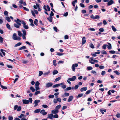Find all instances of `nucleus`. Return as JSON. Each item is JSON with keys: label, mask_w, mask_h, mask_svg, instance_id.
<instances>
[{"label": "nucleus", "mask_w": 120, "mask_h": 120, "mask_svg": "<svg viewBox=\"0 0 120 120\" xmlns=\"http://www.w3.org/2000/svg\"><path fill=\"white\" fill-rule=\"evenodd\" d=\"M12 38L14 40L20 41L21 38L20 37H17L16 33L13 34L12 36Z\"/></svg>", "instance_id": "f257e3e1"}, {"label": "nucleus", "mask_w": 120, "mask_h": 120, "mask_svg": "<svg viewBox=\"0 0 120 120\" xmlns=\"http://www.w3.org/2000/svg\"><path fill=\"white\" fill-rule=\"evenodd\" d=\"M53 83L51 82L47 83L45 84V87L49 88L52 86L53 85Z\"/></svg>", "instance_id": "f03ea898"}, {"label": "nucleus", "mask_w": 120, "mask_h": 120, "mask_svg": "<svg viewBox=\"0 0 120 120\" xmlns=\"http://www.w3.org/2000/svg\"><path fill=\"white\" fill-rule=\"evenodd\" d=\"M15 22H16L19 25L21 26V25L20 23H22V22L23 20L21 21L19 19H17V20H14Z\"/></svg>", "instance_id": "7ed1b4c3"}, {"label": "nucleus", "mask_w": 120, "mask_h": 120, "mask_svg": "<svg viewBox=\"0 0 120 120\" xmlns=\"http://www.w3.org/2000/svg\"><path fill=\"white\" fill-rule=\"evenodd\" d=\"M78 64H75L72 65L71 68L72 70L73 71H74L75 69V68L78 67Z\"/></svg>", "instance_id": "20e7f679"}, {"label": "nucleus", "mask_w": 120, "mask_h": 120, "mask_svg": "<svg viewBox=\"0 0 120 120\" xmlns=\"http://www.w3.org/2000/svg\"><path fill=\"white\" fill-rule=\"evenodd\" d=\"M22 24L23 25V28L26 29H28L29 28V27L27 25H26V23L24 21H22Z\"/></svg>", "instance_id": "39448f33"}, {"label": "nucleus", "mask_w": 120, "mask_h": 120, "mask_svg": "<svg viewBox=\"0 0 120 120\" xmlns=\"http://www.w3.org/2000/svg\"><path fill=\"white\" fill-rule=\"evenodd\" d=\"M40 101V100H35L34 102V103L35 104L34 107H35L37 106L38 105V103Z\"/></svg>", "instance_id": "423d86ee"}, {"label": "nucleus", "mask_w": 120, "mask_h": 120, "mask_svg": "<svg viewBox=\"0 0 120 120\" xmlns=\"http://www.w3.org/2000/svg\"><path fill=\"white\" fill-rule=\"evenodd\" d=\"M76 79V76H73L72 78H68V79L70 81H74Z\"/></svg>", "instance_id": "0eeeda50"}, {"label": "nucleus", "mask_w": 120, "mask_h": 120, "mask_svg": "<svg viewBox=\"0 0 120 120\" xmlns=\"http://www.w3.org/2000/svg\"><path fill=\"white\" fill-rule=\"evenodd\" d=\"M45 110L44 109L42 110L40 112V113L42 114L43 116H45L47 114L46 112H45Z\"/></svg>", "instance_id": "6e6552de"}, {"label": "nucleus", "mask_w": 120, "mask_h": 120, "mask_svg": "<svg viewBox=\"0 0 120 120\" xmlns=\"http://www.w3.org/2000/svg\"><path fill=\"white\" fill-rule=\"evenodd\" d=\"M22 102L23 103L25 104H28L29 103V101L26 99L23 100Z\"/></svg>", "instance_id": "1a4fd4ad"}, {"label": "nucleus", "mask_w": 120, "mask_h": 120, "mask_svg": "<svg viewBox=\"0 0 120 120\" xmlns=\"http://www.w3.org/2000/svg\"><path fill=\"white\" fill-rule=\"evenodd\" d=\"M73 99V97L72 96H71L69 97L68 100V101L69 102L71 101Z\"/></svg>", "instance_id": "9d476101"}, {"label": "nucleus", "mask_w": 120, "mask_h": 120, "mask_svg": "<svg viewBox=\"0 0 120 120\" xmlns=\"http://www.w3.org/2000/svg\"><path fill=\"white\" fill-rule=\"evenodd\" d=\"M59 112L58 110H56V109L55 110H52L51 111L52 114H56Z\"/></svg>", "instance_id": "9b49d317"}, {"label": "nucleus", "mask_w": 120, "mask_h": 120, "mask_svg": "<svg viewBox=\"0 0 120 120\" xmlns=\"http://www.w3.org/2000/svg\"><path fill=\"white\" fill-rule=\"evenodd\" d=\"M86 42V39L84 37H83L82 38V44L83 45Z\"/></svg>", "instance_id": "f8f14e48"}, {"label": "nucleus", "mask_w": 120, "mask_h": 120, "mask_svg": "<svg viewBox=\"0 0 120 120\" xmlns=\"http://www.w3.org/2000/svg\"><path fill=\"white\" fill-rule=\"evenodd\" d=\"M53 116V114H52V113L50 114H48V115L47 118L51 120L52 119Z\"/></svg>", "instance_id": "ddd939ff"}, {"label": "nucleus", "mask_w": 120, "mask_h": 120, "mask_svg": "<svg viewBox=\"0 0 120 120\" xmlns=\"http://www.w3.org/2000/svg\"><path fill=\"white\" fill-rule=\"evenodd\" d=\"M60 85L61 86V87L63 89H65L66 87V86L64 85V82H62L60 83Z\"/></svg>", "instance_id": "4468645a"}, {"label": "nucleus", "mask_w": 120, "mask_h": 120, "mask_svg": "<svg viewBox=\"0 0 120 120\" xmlns=\"http://www.w3.org/2000/svg\"><path fill=\"white\" fill-rule=\"evenodd\" d=\"M87 89V88L86 87H84L82 88H81L80 90L81 92H82L83 91H86Z\"/></svg>", "instance_id": "2eb2a0df"}, {"label": "nucleus", "mask_w": 120, "mask_h": 120, "mask_svg": "<svg viewBox=\"0 0 120 120\" xmlns=\"http://www.w3.org/2000/svg\"><path fill=\"white\" fill-rule=\"evenodd\" d=\"M114 1L112 0H111L109 1H108L107 4L109 6L114 3Z\"/></svg>", "instance_id": "dca6fc26"}, {"label": "nucleus", "mask_w": 120, "mask_h": 120, "mask_svg": "<svg viewBox=\"0 0 120 120\" xmlns=\"http://www.w3.org/2000/svg\"><path fill=\"white\" fill-rule=\"evenodd\" d=\"M108 45H107L108 49L109 50L111 49L112 48V45L111 44L108 43Z\"/></svg>", "instance_id": "f3484780"}, {"label": "nucleus", "mask_w": 120, "mask_h": 120, "mask_svg": "<svg viewBox=\"0 0 120 120\" xmlns=\"http://www.w3.org/2000/svg\"><path fill=\"white\" fill-rule=\"evenodd\" d=\"M77 2V0H74V1L72 2L71 3L72 5L74 6H75V3Z\"/></svg>", "instance_id": "a211bd4d"}, {"label": "nucleus", "mask_w": 120, "mask_h": 120, "mask_svg": "<svg viewBox=\"0 0 120 120\" xmlns=\"http://www.w3.org/2000/svg\"><path fill=\"white\" fill-rule=\"evenodd\" d=\"M47 19L50 22H52V17H47Z\"/></svg>", "instance_id": "6ab92c4d"}, {"label": "nucleus", "mask_w": 120, "mask_h": 120, "mask_svg": "<svg viewBox=\"0 0 120 120\" xmlns=\"http://www.w3.org/2000/svg\"><path fill=\"white\" fill-rule=\"evenodd\" d=\"M61 79V77H59L57 78H56L54 81L55 82H56L57 81H58L60 80Z\"/></svg>", "instance_id": "aec40b11"}, {"label": "nucleus", "mask_w": 120, "mask_h": 120, "mask_svg": "<svg viewBox=\"0 0 120 120\" xmlns=\"http://www.w3.org/2000/svg\"><path fill=\"white\" fill-rule=\"evenodd\" d=\"M22 45V43L20 42H19L15 44L14 45V47H16L17 46H19Z\"/></svg>", "instance_id": "412c9836"}, {"label": "nucleus", "mask_w": 120, "mask_h": 120, "mask_svg": "<svg viewBox=\"0 0 120 120\" xmlns=\"http://www.w3.org/2000/svg\"><path fill=\"white\" fill-rule=\"evenodd\" d=\"M26 49V47L25 46H22L21 47L19 48L18 49L19 50H22V49Z\"/></svg>", "instance_id": "4be33fe9"}, {"label": "nucleus", "mask_w": 120, "mask_h": 120, "mask_svg": "<svg viewBox=\"0 0 120 120\" xmlns=\"http://www.w3.org/2000/svg\"><path fill=\"white\" fill-rule=\"evenodd\" d=\"M61 105H57L56 107V108H55L56 109V110H58V109H60V108L61 107Z\"/></svg>", "instance_id": "5701e85b"}, {"label": "nucleus", "mask_w": 120, "mask_h": 120, "mask_svg": "<svg viewBox=\"0 0 120 120\" xmlns=\"http://www.w3.org/2000/svg\"><path fill=\"white\" fill-rule=\"evenodd\" d=\"M60 84H55L53 85L52 86V87L53 88H55L56 87H57L59 86H60Z\"/></svg>", "instance_id": "b1692460"}, {"label": "nucleus", "mask_w": 120, "mask_h": 120, "mask_svg": "<svg viewBox=\"0 0 120 120\" xmlns=\"http://www.w3.org/2000/svg\"><path fill=\"white\" fill-rule=\"evenodd\" d=\"M40 109H38L35 110L34 111V112L36 113H37L39 112L40 111Z\"/></svg>", "instance_id": "393cba45"}, {"label": "nucleus", "mask_w": 120, "mask_h": 120, "mask_svg": "<svg viewBox=\"0 0 120 120\" xmlns=\"http://www.w3.org/2000/svg\"><path fill=\"white\" fill-rule=\"evenodd\" d=\"M58 73V71L57 70H54L52 74L53 75L56 74Z\"/></svg>", "instance_id": "a878e982"}, {"label": "nucleus", "mask_w": 120, "mask_h": 120, "mask_svg": "<svg viewBox=\"0 0 120 120\" xmlns=\"http://www.w3.org/2000/svg\"><path fill=\"white\" fill-rule=\"evenodd\" d=\"M87 70L88 71H90L92 70L93 69V68L91 66H89L86 68Z\"/></svg>", "instance_id": "bb28decb"}, {"label": "nucleus", "mask_w": 120, "mask_h": 120, "mask_svg": "<svg viewBox=\"0 0 120 120\" xmlns=\"http://www.w3.org/2000/svg\"><path fill=\"white\" fill-rule=\"evenodd\" d=\"M38 22V20L37 19H35V21H34V23L36 26H38V24L37 23Z\"/></svg>", "instance_id": "cd10ccee"}, {"label": "nucleus", "mask_w": 120, "mask_h": 120, "mask_svg": "<svg viewBox=\"0 0 120 120\" xmlns=\"http://www.w3.org/2000/svg\"><path fill=\"white\" fill-rule=\"evenodd\" d=\"M83 94H79L77 96H76V98H80L83 96Z\"/></svg>", "instance_id": "c85d7f7f"}, {"label": "nucleus", "mask_w": 120, "mask_h": 120, "mask_svg": "<svg viewBox=\"0 0 120 120\" xmlns=\"http://www.w3.org/2000/svg\"><path fill=\"white\" fill-rule=\"evenodd\" d=\"M5 19L8 22H10L11 21V20L9 17H6Z\"/></svg>", "instance_id": "c756f323"}, {"label": "nucleus", "mask_w": 120, "mask_h": 120, "mask_svg": "<svg viewBox=\"0 0 120 120\" xmlns=\"http://www.w3.org/2000/svg\"><path fill=\"white\" fill-rule=\"evenodd\" d=\"M22 31L23 32L22 35H26V30H24L22 29Z\"/></svg>", "instance_id": "7c9ffc66"}, {"label": "nucleus", "mask_w": 120, "mask_h": 120, "mask_svg": "<svg viewBox=\"0 0 120 120\" xmlns=\"http://www.w3.org/2000/svg\"><path fill=\"white\" fill-rule=\"evenodd\" d=\"M30 89L33 92H34L35 91V89L32 86L30 87Z\"/></svg>", "instance_id": "2f4dec72"}, {"label": "nucleus", "mask_w": 120, "mask_h": 120, "mask_svg": "<svg viewBox=\"0 0 120 120\" xmlns=\"http://www.w3.org/2000/svg\"><path fill=\"white\" fill-rule=\"evenodd\" d=\"M101 53L103 54H106L107 53L106 52L105 50H103L101 51Z\"/></svg>", "instance_id": "473e14b6"}, {"label": "nucleus", "mask_w": 120, "mask_h": 120, "mask_svg": "<svg viewBox=\"0 0 120 120\" xmlns=\"http://www.w3.org/2000/svg\"><path fill=\"white\" fill-rule=\"evenodd\" d=\"M89 46L92 49H94V47L93 44L92 43L90 44L89 45Z\"/></svg>", "instance_id": "72a5a7b5"}, {"label": "nucleus", "mask_w": 120, "mask_h": 120, "mask_svg": "<svg viewBox=\"0 0 120 120\" xmlns=\"http://www.w3.org/2000/svg\"><path fill=\"white\" fill-rule=\"evenodd\" d=\"M111 27L112 30L114 31L115 32L116 30V29L113 26H112Z\"/></svg>", "instance_id": "f704fd0d"}, {"label": "nucleus", "mask_w": 120, "mask_h": 120, "mask_svg": "<svg viewBox=\"0 0 120 120\" xmlns=\"http://www.w3.org/2000/svg\"><path fill=\"white\" fill-rule=\"evenodd\" d=\"M71 87L69 86L68 87H67L65 89V90H66L68 91L70 90L71 89Z\"/></svg>", "instance_id": "c9c22d12"}, {"label": "nucleus", "mask_w": 120, "mask_h": 120, "mask_svg": "<svg viewBox=\"0 0 120 120\" xmlns=\"http://www.w3.org/2000/svg\"><path fill=\"white\" fill-rule=\"evenodd\" d=\"M18 35L20 37H21L22 36V33L20 31H18Z\"/></svg>", "instance_id": "e433bc0d"}, {"label": "nucleus", "mask_w": 120, "mask_h": 120, "mask_svg": "<svg viewBox=\"0 0 120 120\" xmlns=\"http://www.w3.org/2000/svg\"><path fill=\"white\" fill-rule=\"evenodd\" d=\"M49 17H52V16L54 15V13L52 11H51L50 13V14Z\"/></svg>", "instance_id": "4c0bfd02"}, {"label": "nucleus", "mask_w": 120, "mask_h": 120, "mask_svg": "<svg viewBox=\"0 0 120 120\" xmlns=\"http://www.w3.org/2000/svg\"><path fill=\"white\" fill-rule=\"evenodd\" d=\"M0 86L2 88L4 89H6L7 88V87L3 86L1 85H0Z\"/></svg>", "instance_id": "58836bf2"}, {"label": "nucleus", "mask_w": 120, "mask_h": 120, "mask_svg": "<svg viewBox=\"0 0 120 120\" xmlns=\"http://www.w3.org/2000/svg\"><path fill=\"white\" fill-rule=\"evenodd\" d=\"M14 26L15 27L18 28H19L20 27L19 26V25H18L17 24H14Z\"/></svg>", "instance_id": "ea45409f"}, {"label": "nucleus", "mask_w": 120, "mask_h": 120, "mask_svg": "<svg viewBox=\"0 0 120 120\" xmlns=\"http://www.w3.org/2000/svg\"><path fill=\"white\" fill-rule=\"evenodd\" d=\"M6 27L8 29H10V26L8 23H7L6 25Z\"/></svg>", "instance_id": "a19ab883"}, {"label": "nucleus", "mask_w": 120, "mask_h": 120, "mask_svg": "<svg viewBox=\"0 0 120 120\" xmlns=\"http://www.w3.org/2000/svg\"><path fill=\"white\" fill-rule=\"evenodd\" d=\"M39 73L38 76H41V75H42V74H43V73L42 71H39Z\"/></svg>", "instance_id": "79ce46f5"}, {"label": "nucleus", "mask_w": 120, "mask_h": 120, "mask_svg": "<svg viewBox=\"0 0 120 120\" xmlns=\"http://www.w3.org/2000/svg\"><path fill=\"white\" fill-rule=\"evenodd\" d=\"M56 60H53V64L55 66H56Z\"/></svg>", "instance_id": "37998d69"}, {"label": "nucleus", "mask_w": 120, "mask_h": 120, "mask_svg": "<svg viewBox=\"0 0 120 120\" xmlns=\"http://www.w3.org/2000/svg\"><path fill=\"white\" fill-rule=\"evenodd\" d=\"M50 73V71H48V72H45V73H44L43 74L45 75H48Z\"/></svg>", "instance_id": "c03bdc74"}, {"label": "nucleus", "mask_w": 120, "mask_h": 120, "mask_svg": "<svg viewBox=\"0 0 120 120\" xmlns=\"http://www.w3.org/2000/svg\"><path fill=\"white\" fill-rule=\"evenodd\" d=\"M65 94L66 97H68L69 95V93L67 92L64 93V94Z\"/></svg>", "instance_id": "a18cd8bd"}, {"label": "nucleus", "mask_w": 120, "mask_h": 120, "mask_svg": "<svg viewBox=\"0 0 120 120\" xmlns=\"http://www.w3.org/2000/svg\"><path fill=\"white\" fill-rule=\"evenodd\" d=\"M53 117L54 118H57L58 117V116L57 114H55L53 115Z\"/></svg>", "instance_id": "49530a36"}, {"label": "nucleus", "mask_w": 120, "mask_h": 120, "mask_svg": "<svg viewBox=\"0 0 120 120\" xmlns=\"http://www.w3.org/2000/svg\"><path fill=\"white\" fill-rule=\"evenodd\" d=\"M21 109L22 108L20 106H19V107L18 106V107L17 109V110L18 111H20L21 110Z\"/></svg>", "instance_id": "de8ad7c7"}, {"label": "nucleus", "mask_w": 120, "mask_h": 120, "mask_svg": "<svg viewBox=\"0 0 120 120\" xmlns=\"http://www.w3.org/2000/svg\"><path fill=\"white\" fill-rule=\"evenodd\" d=\"M109 52L111 54H115L116 52L114 50H111L109 51Z\"/></svg>", "instance_id": "09e8293b"}, {"label": "nucleus", "mask_w": 120, "mask_h": 120, "mask_svg": "<svg viewBox=\"0 0 120 120\" xmlns=\"http://www.w3.org/2000/svg\"><path fill=\"white\" fill-rule=\"evenodd\" d=\"M40 84L39 82L38 81L36 82L35 85L36 86H38Z\"/></svg>", "instance_id": "8fccbe9b"}, {"label": "nucleus", "mask_w": 120, "mask_h": 120, "mask_svg": "<svg viewBox=\"0 0 120 120\" xmlns=\"http://www.w3.org/2000/svg\"><path fill=\"white\" fill-rule=\"evenodd\" d=\"M4 14L5 15H7L8 16V13L7 11H5L4 12Z\"/></svg>", "instance_id": "3c124183"}, {"label": "nucleus", "mask_w": 120, "mask_h": 120, "mask_svg": "<svg viewBox=\"0 0 120 120\" xmlns=\"http://www.w3.org/2000/svg\"><path fill=\"white\" fill-rule=\"evenodd\" d=\"M57 99H54L53 100V103L54 104H56L57 103Z\"/></svg>", "instance_id": "603ef678"}, {"label": "nucleus", "mask_w": 120, "mask_h": 120, "mask_svg": "<svg viewBox=\"0 0 120 120\" xmlns=\"http://www.w3.org/2000/svg\"><path fill=\"white\" fill-rule=\"evenodd\" d=\"M3 41V38L1 37H0V42L2 43Z\"/></svg>", "instance_id": "864d4df0"}, {"label": "nucleus", "mask_w": 120, "mask_h": 120, "mask_svg": "<svg viewBox=\"0 0 120 120\" xmlns=\"http://www.w3.org/2000/svg\"><path fill=\"white\" fill-rule=\"evenodd\" d=\"M80 6L82 8H84L85 7V5L82 3H80L79 4Z\"/></svg>", "instance_id": "5fc2aeb1"}, {"label": "nucleus", "mask_w": 120, "mask_h": 120, "mask_svg": "<svg viewBox=\"0 0 120 120\" xmlns=\"http://www.w3.org/2000/svg\"><path fill=\"white\" fill-rule=\"evenodd\" d=\"M107 45L106 44L102 46V48L104 49H106Z\"/></svg>", "instance_id": "6e6d98bb"}, {"label": "nucleus", "mask_w": 120, "mask_h": 120, "mask_svg": "<svg viewBox=\"0 0 120 120\" xmlns=\"http://www.w3.org/2000/svg\"><path fill=\"white\" fill-rule=\"evenodd\" d=\"M23 8L25 10L27 11H29V10L28 8H27L26 7H23Z\"/></svg>", "instance_id": "4d7b16f0"}, {"label": "nucleus", "mask_w": 120, "mask_h": 120, "mask_svg": "<svg viewBox=\"0 0 120 120\" xmlns=\"http://www.w3.org/2000/svg\"><path fill=\"white\" fill-rule=\"evenodd\" d=\"M40 92V91H38L36 92L35 93V95H36L39 94Z\"/></svg>", "instance_id": "13d9d810"}, {"label": "nucleus", "mask_w": 120, "mask_h": 120, "mask_svg": "<svg viewBox=\"0 0 120 120\" xmlns=\"http://www.w3.org/2000/svg\"><path fill=\"white\" fill-rule=\"evenodd\" d=\"M106 73L105 72V71H103L101 73V75H104Z\"/></svg>", "instance_id": "bf43d9fd"}, {"label": "nucleus", "mask_w": 120, "mask_h": 120, "mask_svg": "<svg viewBox=\"0 0 120 120\" xmlns=\"http://www.w3.org/2000/svg\"><path fill=\"white\" fill-rule=\"evenodd\" d=\"M25 116L23 114H21L20 116H19L18 117L19 118H22V117H24Z\"/></svg>", "instance_id": "052dcab7"}, {"label": "nucleus", "mask_w": 120, "mask_h": 120, "mask_svg": "<svg viewBox=\"0 0 120 120\" xmlns=\"http://www.w3.org/2000/svg\"><path fill=\"white\" fill-rule=\"evenodd\" d=\"M53 29L56 32H57V31L58 29L57 27H53Z\"/></svg>", "instance_id": "680f3d73"}, {"label": "nucleus", "mask_w": 120, "mask_h": 120, "mask_svg": "<svg viewBox=\"0 0 120 120\" xmlns=\"http://www.w3.org/2000/svg\"><path fill=\"white\" fill-rule=\"evenodd\" d=\"M28 61L27 60H24L23 61V63L24 64H26L28 63Z\"/></svg>", "instance_id": "e2e57ef3"}, {"label": "nucleus", "mask_w": 120, "mask_h": 120, "mask_svg": "<svg viewBox=\"0 0 120 120\" xmlns=\"http://www.w3.org/2000/svg\"><path fill=\"white\" fill-rule=\"evenodd\" d=\"M79 86L78 85H75L74 87V89L75 90L77 89L78 88Z\"/></svg>", "instance_id": "0e129e2a"}, {"label": "nucleus", "mask_w": 120, "mask_h": 120, "mask_svg": "<svg viewBox=\"0 0 120 120\" xmlns=\"http://www.w3.org/2000/svg\"><path fill=\"white\" fill-rule=\"evenodd\" d=\"M18 106L17 105H15L14 107V109L15 110H16L17 109H18Z\"/></svg>", "instance_id": "69168bd1"}, {"label": "nucleus", "mask_w": 120, "mask_h": 120, "mask_svg": "<svg viewBox=\"0 0 120 120\" xmlns=\"http://www.w3.org/2000/svg\"><path fill=\"white\" fill-rule=\"evenodd\" d=\"M56 99L59 102H61V99L60 98H57Z\"/></svg>", "instance_id": "338daca9"}, {"label": "nucleus", "mask_w": 120, "mask_h": 120, "mask_svg": "<svg viewBox=\"0 0 120 120\" xmlns=\"http://www.w3.org/2000/svg\"><path fill=\"white\" fill-rule=\"evenodd\" d=\"M42 107L45 108H47L48 107V106L46 105H42Z\"/></svg>", "instance_id": "774afa93"}]
</instances>
